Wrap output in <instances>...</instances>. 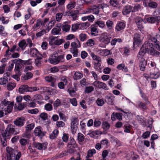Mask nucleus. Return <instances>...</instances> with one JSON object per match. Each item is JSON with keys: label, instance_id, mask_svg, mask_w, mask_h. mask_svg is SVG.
Here are the masks:
<instances>
[{"label": "nucleus", "instance_id": "obj_1", "mask_svg": "<svg viewBox=\"0 0 160 160\" xmlns=\"http://www.w3.org/2000/svg\"><path fill=\"white\" fill-rule=\"evenodd\" d=\"M151 42H153L156 48L159 50H160L159 42L155 37L152 38L149 41L145 42L142 46L144 47L145 50H146L147 52L153 56H158L160 53L159 52L153 48V44Z\"/></svg>", "mask_w": 160, "mask_h": 160}, {"label": "nucleus", "instance_id": "obj_2", "mask_svg": "<svg viewBox=\"0 0 160 160\" xmlns=\"http://www.w3.org/2000/svg\"><path fill=\"white\" fill-rule=\"evenodd\" d=\"M6 151L8 153L7 160H19L22 156L21 153L18 152L17 150L12 148L8 147L6 148Z\"/></svg>", "mask_w": 160, "mask_h": 160}, {"label": "nucleus", "instance_id": "obj_3", "mask_svg": "<svg viewBox=\"0 0 160 160\" xmlns=\"http://www.w3.org/2000/svg\"><path fill=\"white\" fill-rule=\"evenodd\" d=\"M14 126L11 124H9L6 130L2 134V137H7V138H8L10 135L12 134H17L19 133V130H15Z\"/></svg>", "mask_w": 160, "mask_h": 160}, {"label": "nucleus", "instance_id": "obj_4", "mask_svg": "<svg viewBox=\"0 0 160 160\" xmlns=\"http://www.w3.org/2000/svg\"><path fill=\"white\" fill-rule=\"evenodd\" d=\"M98 38L101 42L108 44L110 42L111 37L107 33L104 32L102 33Z\"/></svg>", "mask_w": 160, "mask_h": 160}, {"label": "nucleus", "instance_id": "obj_5", "mask_svg": "<svg viewBox=\"0 0 160 160\" xmlns=\"http://www.w3.org/2000/svg\"><path fill=\"white\" fill-rule=\"evenodd\" d=\"M153 122V119H151V120H148V122L149 124V125L147 126V130L148 131L146 132L143 134L142 136L143 138H146L149 136L150 135V132L152 130Z\"/></svg>", "mask_w": 160, "mask_h": 160}, {"label": "nucleus", "instance_id": "obj_6", "mask_svg": "<svg viewBox=\"0 0 160 160\" xmlns=\"http://www.w3.org/2000/svg\"><path fill=\"white\" fill-rule=\"evenodd\" d=\"M78 119L77 118H73L71 119V128L72 133L76 132L78 128Z\"/></svg>", "mask_w": 160, "mask_h": 160}, {"label": "nucleus", "instance_id": "obj_7", "mask_svg": "<svg viewBox=\"0 0 160 160\" xmlns=\"http://www.w3.org/2000/svg\"><path fill=\"white\" fill-rule=\"evenodd\" d=\"M46 133V132L42 131V128L41 127H38L36 128L34 130L35 136H38L41 138L45 135Z\"/></svg>", "mask_w": 160, "mask_h": 160}, {"label": "nucleus", "instance_id": "obj_8", "mask_svg": "<svg viewBox=\"0 0 160 160\" xmlns=\"http://www.w3.org/2000/svg\"><path fill=\"white\" fill-rule=\"evenodd\" d=\"M25 122V118L24 117H21L18 118L13 121V123L16 126L21 127L24 125Z\"/></svg>", "mask_w": 160, "mask_h": 160}, {"label": "nucleus", "instance_id": "obj_9", "mask_svg": "<svg viewBox=\"0 0 160 160\" xmlns=\"http://www.w3.org/2000/svg\"><path fill=\"white\" fill-rule=\"evenodd\" d=\"M58 55V54L57 52H54L53 54L50 56L48 59V61L50 63L54 65L57 64V59Z\"/></svg>", "mask_w": 160, "mask_h": 160}, {"label": "nucleus", "instance_id": "obj_10", "mask_svg": "<svg viewBox=\"0 0 160 160\" xmlns=\"http://www.w3.org/2000/svg\"><path fill=\"white\" fill-rule=\"evenodd\" d=\"M92 84L95 86L98 87L99 88H103L105 90H108V88L107 85L104 83L99 81H95Z\"/></svg>", "mask_w": 160, "mask_h": 160}, {"label": "nucleus", "instance_id": "obj_11", "mask_svg": "<svg viewBox=\"0 0 160 160\" xmlns=\"http://www.w3.org/2000/svg\"><path fill=\"white\" fill-rule=\"evenodd\" d=\"M34 127V124L31 123L27 125L26 126V132L25 133V135L27 138H29L30 136L31 131Z\"/></svg>", "mask_w": 160, "mask_h": 160}, {"label": "nucleus", "instance_id": "obj_12", "mask_svg": "<svg viewBox=\"0 0 160 160\" xmlns=\"http://www.w3.org/2000/svg\"><path fill=\"white\" fill-rule=\"evenodd\" d=\"M122 114L120 113L113 112L111 115V120L114 121L116 120V118L119 121H121L122 119Z\"/></svg>", "mask_w": 160, "mask_h": 160}, {"label": "nucleus", "instance_id": "obj_13", "mask_svg": "<svg viewBox=\"0 0 160 160\" xmlns=\"http://www.w3.org/2000/svg\"><path fill=\"white\" fill-rule=\"evenodd\" d=\"M141 43L140 35L138 33H135L134 35L133 45H139Z\"/></svg>", "mask_w": 160, "mask_h": 160}, {"label": "nucleus", "instance_id": "obj_14", "mask_svg": "<svg viewBox=\"0 0 160 160\" xmlns=\"http://www.w3.org/2000/svg\"><path fill=\"white\" fill-rule=\"evenodd\" d=\"M34 146L38 150L45 149L47 148V145L44 143L35 142L33 144Z\"/></svg>", "mask_w": 160, "mask_h": 160}, {"label": "nucleus", "instance_id": "obj_15", "mask_svg": "<svg viewBox=\"0 0 160 160\" xmlns=\"http://www.w3.org/2000/svg\"><path fill=\"white\" fill-rule=\"evenodd\" d=\"M160 20L159 16L155 17H152L148 18H147V20L148 22L153 23L155 22L159 23V20Z\"/></svg>", "mask_w": 160, "mask_h": 160}, {"label": "nucleus", "instance_id": "obj_16", "mask_svg": "<svg viewBox=\"0 0 160 160\" xmlns=\"http://www.w3.org/2000/svg\"><path fill=\"white\" fill-rule=\"evenodd\" d=\"M142 19L139 17L136 18L135 19V22L137 25L138 28L140 31L143 28L142 24Z\"/></svg>", "mask_w": 160, "mask_h": 160}, {"label": "nucleus", "instance_id": "obj_17", "mask_svg": "<svg viewBox=\"0 0 160 160\" xmlns=\"http://www.w3.org/2000/svg\"><path fill=\"white\" fill-rule=\"evenodd\" d=\"M125 24L122 22H120L118 23L115 27V29L118 31H120L122 30L125 28Z\"/></svg>", "mask_w": 160, "mask_h": 160}, {"label": "nucleus", "instance_id": "obj_18", "mask_svg": "<svg viewBox=\"0 0 160 160\" xmlns=\"http://www.w3.org/2000/svg\"><path fill=\"white\" fill-rule=\"evenodd\" d=\"M147 64V61L144 58H142L139 63L140 70L142 71H144L145 70L146 66Z\"/></svg>", "mask_w": 160, "mask_h": 160}, {"label": "nucleus", "instance_id": "obj_19", "mask_svg": "<svg viewBox=\"0 0 160 160\" xmlns=\"http://www.w3.org/2000/svg\"><path fill=\"white\" fill-rule=\"evenodd\" d=\"M30 53L31 55L33 57H37L39 56L38 55L42 56V55L36 48H34L30 49Z\"/></svg>", "mask_w": 160, "mask_h": 160}, {"label": "nucleus", "instance_id": "obj_20", "mask_svg": "<svg viewBox=\"0 0 160 160\" xmlns=\"http://www.w3.org/2000/svg\"><path fill=\"white\" fill-rule=\"evenodd\" d=\"M88 12L98 15L99 12V10L96 7L95 5H94L88 9Z\"/></svg>", "mask_w": 160, "mask_h": 160}, {"label": "nucleus", "instance_id": "obj_21", "mask_svg": "<svg viewBox=\"0 0 160 160\" xmlns=\"http://www.w3.org/2000/svg\"><path fill=\"white\" fill-rule=\"evenodd\" d=\"M132 7L131 6H126L123 8L122 13L124 15L129 14L131 12H132Z\"/></svg>", "mask_w": 160, "mask_h": 160}, {"label": "nucleus", "instance_id": "obj_22", "mask_svg": "<svg viewBox=\"0 0 160 160\" xmlns=\"http://www.w3.org/2000/svg\"><path fill=\"white\" fill-rule=\"evenodd\" d=\"M71 48L77 49V48H80L81 45L80 41L78 39H77L75 42H73L71 43Z\"/></svg>", "mask_w": 160, "mask_h": 160}, {"label": "nucleus", "instance_id": "obj_23", "mask_svg": "<svg viewBox=\"0 0 160 160\" xmlns=\"http://www.w3.org/2000/svg\"><path fill=\"white\" fill-rule=\"evenodd\" d=\"M28 86L26 85H21L19 88V92L21 93L28 92Z\"/></svg>", "mask_w": 160, "mask_h": 160}, {"label": "nucleus", "instance_id": "obj_24", "mask_svg": "<svg viewBox=\"0 0 160 160\" xmlns=\"http://www.w3.org/2000/svg\"><path fill=\"white\" fill-rule=\"evenodd\" d=\"M18 45L22 50H23L27 46V44L25 40H22L19 42Z\"/></svg>", "mask_w": 160, "mask_h": 160}, {"label": "nucleus", "instance_id": "obj_25", "mask_svg": "<svg viewBox=\"0 0 160 160\" xmlns=\"http://www.w3.org/2000/svg\"><path fill=\"white\" fill-rule=\"evenodd\" d=\"M114 100V98L112 96H107L105 97V101L107 102V103L109 105L113 104V101Z\"/></svg>", "mask_w": 160, "mask_h": 160}, {"label": "nucleus", "instance_id": "obj_26", "mask_svg": "<svg viewBox=\"0 0 160 160\" xmlns=\"http://www.w3.org/2000/svg\"><path fill=\"white\" fill-rule=\"evenodd\" d=\"M59 133V131L58 129H55L49 136V138L51 139H54L58 136Z\"/></svg>", "mask_w": 160, "mask_h": 160}, {"label": "nucleus", "instance_id": "obj_27", "mask_svg": "<svg viewBox=\"0 0 160 160\" xmlns=\"http://www.w3.org/2000/svg\"><path fill=\"white\" fill-rule=\"evenodd\" d=\"M101 62H98L97 63H95L94 64V68L97 71L100 72H102V67L101 65V63H100Z\"/></svg>", "mask_w": 160, "mask_h": 160}, {"label": "nucleus", "instance_id": "obj_28", "mask_svg": "<svg viewBox=\"0 0 160 160\" xmlns=\"http://www.w3.org/2000/svg\"><path fill=\"white\" fill-rule=\"evenodd\" d=\"M76 146L68 145L67 152L70 154L74 153L76 151L75 148Z\"/></svg>", "mask_w": 160, "mask_h": 160}, {"label": "nucleus", "instance_id": "obj_29", "mask_svg": "<svg viewBox=\"0 0 160 160\" xmlns=\"http://www.w3.org/2000/svg\"><path fill=\"white\" fill-rule=\"evenodd\" d=\"M157 6L158 4L156 2L151 1H150L148 4H145L146 7L148 6L151 8H155L157 7Z\"/></svg>", "mask_w": 160, "mask_h": 160}, {"label": "nucleus", "instance_id": "obj_30", "mask_svg": "<svg viewBox=\"0 0 160 160\" xmlns=\"http://www.w3.org/2000/svg\"><path fill=\"white\" fill-rule=\"evenodd\" d=\"M19 63L21 64H24L25 65H30L32 64V59H29L27 60H23L21 59H19Z\"/></svg>", "mask_w": 160, "mask_h": 160}, {"label": "nucleus", "instance_id": "obj_31", "mask_svg": "<svg viewBox=\"0 0 160 160\" xmlns=\"http://www.w3.org/2000/svg\"><path fill=\"white\" fill-rule=\"evenodd\" d=\"M96 27L95 24L92 25H91V35L92 36H95L97 34L96 33L98 32V31H97V29Z\"/></svg>", "mask_w": 160, "mask_h": 160}, {"label": "nucleus", "instance_id": "obj_32", "mask_svg": "<svg viewBox=\"0 0 160 160\" xmlns=\"http://www.w3.org/2000/svg\"><path fill=\"white\" fill-rule=\"evenodd\" d=\"M61 31V28H54L52 30V33L53 35L60 34L61 33L60 32Z\"/></svg>", "mask_w": 160, "mask_h": 160}, {"label": "nucleus", "instance_id": "obj_33", "mask_svg": "<svg viewBox=\"0 0 160 160\" xmlns=\"http://www.w3.org/2000/svg\"><path fill=\"white\" fill-rule=\"evenodd\" d=\"M146 50H145L144 47L142 46L140 50L138 53V58H140V56H143L144 54L147 52Z\"/></svg>", "mask_w": 160, "mask_h": 160}, {"label": "nucleus", "instance_id": "obj_34", "mask_svg": "<svg viewBox=\"0 0 160 160\" xmlns=\"http://www.w3.org/2000/svg\"><path fill=\"white\" fill-rule=\"evenodd\" d=\"M43 57L42 56L40 57L38 56L36 59H35V63L37 66L39 67L41 66V63L40 60L42 59Z\"/></svg>", "mask_w": 160, "mask_h": 160}, {"label": "nucleus", "instance_id": "obj_35", "mask_svg": "<svg viewBox=\"0 0 160 160\" xmlns=\"http://www.w3.org/2000/svg\"><path fill=\"white\" fill-rule=\"evenodd\" d=\"M62 105L61 101L60 99H57L53 103L54 108L55 109H56L58 107Z\"/></svg>", "mask_w": 160, "mask_h": 160}, {"label": "nucleus", "instance_id": "obj_36", "mask_svg": "<svg viewBox=\"0 0 160 160\" xmlns=\"http://www.w3.org/2000/svg\"><path fill=\"white\" fill-rule=\"evenodd\" d=\"M102 127L104 130L107 131L110 127V125L107 122H103L102 124Z\"/></svg>", "mask_w": 160, "mask_h": 160}, {"label": "nucleus", "instance_id": "obj_37", "mask_svg": "<svg viewBox=\"0 0 160 160\" xmlns=\"http://www.w3.org/2000/svg\"><path fill=\"white\" fill-rule=\"evenodd\" d=\"M96 153V150L95 149L89 150L88 151L87 156L86 158L91 157L94 154Z\"/></svg>", "mask_w": 160, "mask_h": 160}, {"label": "nucleus", "instance_id": "obj_38", "mask_svg": "<svg viewBox=\"0 0 160 160\" xmlns=\"http://www.w3.org/2000/svg\"><path fill=\"white\" fill-rule=\"evenodd\" d=\"M106 24L109 30L112 29L113 28V23L112 21L108 20L107 21Z\"/></svg>", "mask_w": 160, "mask_h": 160}, {"label": "nucleus", "instance_id": "obj_39", "mask_svg": "<svg viewBox=\"0 0 160 160\" xmlns=\"http://www.w3.org/2000/svg\"><path fill=\"white\" fill-rule=\"evenodd\" d=\"M90 55L93 60L97 61L98 62H101V59L100 57L95 55L94 53L91 52L90 53Z\"/></svg>", "mask_w": 160, "mask_h": 160}, {"label": "nucleus", "instance_id": "obj_40", "mask_svg": "<svg viewBox=\"0 0 160 160\" xmlns=\"http://www.w3.org/2000/svg\"><path fill=\"white\" fill-rule=\"evenodd\" d=\"M160 75V73L159 72L152 73L151 72L150 73V78L156 79L158 78Z\"/></svg>", "mask_w": 160, "mask_h": 160}, {"label": "nucleus", "instance_id": "obj_41", "mask_svg": "<svg viewBox=\"0 0 160 160\" xmlns=\"http://www.w3.org/2000/svg\"><path fill=\"white\" fill-rule=\"evenodd\" d=\"M32 74L30 72H28L25 75H24L23 77V79L24 80H28L31 78L32 77Z\"/></svg>", "mask_w": 160, "mask_h": 160}, {"label": "nucleus", "instance_id": "obj_42", "mask_svg": "<svg viewBox=\"0 0 160 160\" xmlns=\"http://www.w3.org/2000/svg\"><path fill=\"white\" fill-rule=\"evenodd\" d=\"M94 90V88L92 86L86 87L84 90V92L87 93H89L91 92Z\"/></svg>", "mask_w": 160, "mask_h": 160}, {"label": "nucleus", "instance_id": "obj_43", "mask_svg": "<svg viewBox=\"0 0 160 160\" xmlns=\"http://www.w3.org/2000/svg\"><path fill=\"white\" fill-rule=\"evenodd\" d=\"M57 60H58L57 64L60 62H63L65 60L64 55H58Z\"/></svg>", "mask_w": 160, "mask_h": 160}, {"label": "nucleus", "instance_id": "obj_44", "mask_svg": "<svg viewBox=\"0 0 160 160\" xmlns=\"http://www.w3.org/2000/svg\"><path fill=\"white\" fill-rule=\"evenodd\" d=\"M101 134V133L100 131H92L89 133V135L91 137L94 138L95 137H96L97 135H98Z\"/></svg>", "mask_w": 160, "mask_h": 160}, {"label": "nucleus", "instance_id": "obj_45", "mask_svg": "<svg viewBox=\"0 0 160 160\" xmlns=\"http://www.w3.org/2000/svg\"><path fill=\"white\" fill-rule=\"evenodd\" d=\"M83 77L82 74L79 72H76L74 75V79L75 80L80 79Z\"/></svg>", "mask_w": 160, "mask_h": 160}, {"label": "nucleus", "instance_id": "obj_46", "mask_svg": "<svg viewBox=\"0 0 160 160\" xmlns=\"http://www.w3.org/2000/svg\"><path fill=\"white\" fill-rule=\"evenodd\" d=\"M95 25L96 27L99 26L100 27L103 28L105 26L104 22L102 21H98L95 22Z\"/></svg>", "mask_w": 160, "mask_h": 160}, {"label": "nucleus", "instance_id": "obj_47", "mask_svg": "<svg viewBox=\"0 0 160 160\" xmlns=\"http://www.w3.org/2000/svg\"><path fill=\"white\" fill-rule=\"evenodd\" d=\"M138 106L140 108L143 110H145L147 109V107L145 104L142 102H138Z\"/></svg>", "mask_w": 160, "mask_h": 160}, {"label": "nucleus", "instance_id": "obj_48", "mask_svg": "<svg viewBox=\"0 0 160 160\" xmlns=\"http://www.w3.org/2000/svg\"><path fill=\"white\" fill-rule=\"evenodd\" d=\"M78 139L79 142H82L84 140V136L82 133H79L78 134Z\"/></svg>", "mask_w": 160, "mask_h": 160}, {"label": "nucleus", "instance_id": "obj_49", "mask_svg": "<svg viewBox=\"0 0 160 160\" xmlns=\"http://www.w3.org/2000/svg\"><path fill=\"white\" fill-rule=\"evenodd\" d=\"M70 52L73 54V56L74 57H77L78 56V50L77 49L71 48Z\"/></svg>", "mask_w": 160, "mask_h": 160}, {"label": "nucleus", "instance_id": "obj_50", "mask_svg": "<svg viewBox=\"0 0 160 160\" xmlns=\"http://www.w3.org/2000/svg\"><path fill=\"white\" fill-rule=\"evenodd\" d=\"M14 105V102H11L10 104L7 107V111L8 113H9L11 112L12 110V108Z\"/></svg>", "mask_w": 160, "mask_h": 160}, {"label": "nucleus", "instance_id": "obj_51", "mask_svg": "<svg viewBox=\"0 0 160 160\" xmlns=\"http://www.w3.org/2000/svg\"><path fill=\"white\" fill-rule=\"evenodd\" d=\"M70 27V26L69 25L65 24L62 26V29L63 31L67 32L69 31Z\"/></svg>", "mask_w": 160, "mask_h": 160}, {"label": "nucleus", "instance_id": "obj_52", "mask_svg": "<svg viewBox=\"0 0 160 160\" xmlns=\"http://www.w3.org/2000/svg\"><path fill=\"white\" fill-rule=\"evenodd\" d=\"M76 5V2H73L68 4L67 6V7L69 10L71 11L72 9L74 8L75 7Z\"/></svg>", "mask_w": 160, "mask_h": 160}, {"label": "nucleus", "instance_id": "obj_53", "mask_svg": "<svg viewBox=\"0 0 160 160\" xmlns=\"http://www.w3.org/2000/svg\"><path fill=\"white\" fill-rule=\"evenodd\" d=\"M15 86L16 84L15 83H9L7 85V89L9 90H12Z\"/></svg>", "mask_w": 160, "mask_h": 160}, {"label": "nucleus", "instance_id": "obj_54", "mask_svg": "<svg viewBox=\"0 0 160 160\" xmlns=\"http://www.w3.org/2000/svg\"><path fill=\"white\" fill-rule=\"evenodd\" d=\"M141 9V6L139 4L136 5L132 7V12L138 11Z\"/></svg>", "mask_w": 160, "mask_h": 160}, {"label": "nucleus", "instance_id": "obj_55", "mask_svg": "<svg viewBox=\"0 0 160 160\" xmlns=\"http://www.w3.org/2000/svg\"><path fill=\"white\" fill-rule=\"evenodd\" d=\"M45 80L48 82H56V79L52 76H47L45 78Z\"/></svg>", "mask_w": 160, "mask_h": 160}, {"label": "nucleus", "instance_id": "obj_56", "mask_svg": "<svg viewBox=\"0 0 160 160\" xmlns=\"http://www.w3.org/2000/svg\"><path fill=\"white\" fill-rule=\"evenodd\" d=\"M86 44L88 46L92 47L94 45L95 42L92 39H90L87 41Z\"/></svg>", "mask_w": 160, "mask_h": 160}, {"label": "nucleus", "instance_id": "obj_57", "mask_svg": "<svg viewBox=\"0 0 160 160\" xmlns=\"http://www.w3.org/2000/svg\"><path fill=\"white\" fill-rule=\"evenodd\" d=\"M97 105L99 106H102L104 104V102L102 99L98 98L96 101Z\"/></svg>", "mask_w": 160, "mask_h": 160}, {"label": "nucleus", "instance_id": "obj_58", "mask_svg": "<svg viewBox=\"0 0 160 160\" xmlns=\"http://www.w3.org/2000/svg\"><path fill=\"white\" fill-rule=\"evenodd\" d=\"M87 37L86 34L83 33H81L79 35V38L81 41L83 42L86 40Z\"/></svg>", "mask_w": 160, "mask_h": 160}, {"label": "nucleus", "instance_id": "obj_59", "mask_svg": "<svg viewBox=\"0 0 160 160\" xmlns=\"http://www.w3.org/2000/svg\"><path fill=\"white\" fill-rule=\"evenodd\" d=\"M68 145L77 146V144H76V141L73 138L71 137L70 138V141L68 143Z\"/></svg>", "mask_w": 160, "mask_h": 160}, {"label": "nucleus", "instance_id": "obj_60", "mask_svg": "<svg viewBox=\"0 0 160 160\" xmlns=\"http://www.w3.org/2000/svg\"><path fill=\"white\" fill-rule=\"evenodd\" d=\"M125 129L124 132L126 133L130 132V129L131 128V125L129 124H126L124 125Z\"/></svg>", "mask_w": 160, "mask_h": 160}, {"label": "nucleus", "instance_id": "obj_61", "mask_svg": "<svg viewBox=\"0 0 160 160\" xmlns=\"http://www.w3.org/2000/svg\"><path fill=\"white\" fill-rule=\"evenodd\" d=\"M78 29H79L78 23L72 25V31L75 32Z\"/></svg>", "mask_w": 160, "mask_h": 160}, {"label": "nucleus", "instance_id": "obj_62", "mask_svg": "<svg viewBox=\"0 0 160 160\" xmlns=\"http://www.w3.org/2000/svg\"><path fill=\"white\" fill-rule=\"evenodd\" d=\"M65 40L63 39L57 40L55 41L54 44L56 45H60L64 42Z\"/></svg>", "mask_w": 160, "mask_h": 160}, {"label": "nucleus", "instance_id": "obj_63", "mask_svg": "<svg viewBox=\"0 0 160 160\" xmlns=\"http://www.w3.org/2000/svg\"><path fill=\"white\" fill-rule=\"evenodd\" d=\"M63 15V14L61 13H58L56 15V19L57 21L59 22L62 18V16Z\"/></svg>", "mask_w": 160, "mask_h": 160}, {"label": "nucleus", "instance_id": "obj_64", "mask_svg": "<svg viewBox=\"0 0 160 160\" xmlns=\"http://www.w3.org/2000/svg\"><path fill=\"white\" fill-rule=\"evenodd\" d=\"M41 95L40 94H37L34 95L33 100L35 102H38L39 100L41 99Z\"/></svg>", "mask_w": 160, "mask_h": 160}]
</instances>
